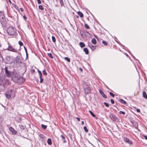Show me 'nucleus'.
I'll return each instance as SVG.
<instances>
[{
    "label": "nucleus",
    "instance_id": "4c0bfd02",
    "mask_svg": "<svg viewBox=\"0 0 147 147\" xmlns=\"http://www.w3.org/2000/svg\"><path fill=\"white\" fill-rule=\"evenodd\" d=\"M19 44L20 45V46H23V43L20 41H19L18 42Z\"/></svg>",
    "mask_w": 147,
    "mask_h": 147
},
{
    "label": "nucleus",
    "instance_id": "864d4df0",
    "mask_svg": "<svg viewBox=\"0 0 147 147\" xmlns=\"http://www.w3.org/2000/svg\"><path fill=\"white\" fill-rule=\"evenodd\" d=\"M136 111L138 112H140V110L139 109H136Z\"/></svg>",
    "mask_w": 147,
    "mask_h": 147
},
{
    "label": "nucleus",
    "instance_id": "6e6d98bb",
    "mask_svg": "<svg viewBox=\"0 0 147 147\" xmlns=\"http://www.w3.org/2000/svg\"><path fill=\"white\" fill-rule=\"evenodd\" d=\"M66 140H64L63 141V142L64 143H66Z\"/></svg>",
    "mask_w": 147,
    "mask_h": 147
},
{
    "label": "nucleus",
    "instance_id": "37998d69",
    "mask_svg": "<svg viewBox=\"0 0 147 147\" xmlns=\"http://www.w3.org/2000/svg\"><path fill=\"white\" fill-rule=\"evenodd\" d=\"M83 32H80V34H81V35L82 37L83 38H84V36L83 34Z\"/></svg>",
    "mask_w": 147,
    "mask_h": 147
},
{
    "label": "nucleus",
    "instance_id": "58836bf2",
    "mask_svg": "<svg viewBox=\"0 0 147 147\" xmlns=\"http://www.w3.org/2000/svg\"><path fill=\"white\" fill-rule=\"evenodd\" d=\"M85 27L87 29H89V27L88 25L87 24H84Z\"/></svg>",
    "mask_w": 147,
    "mask_h": 147
},
{
    "label": "nucleus",
    "instance_id": "f03ea898",
    "mask_svg": "<svg viewBox=\"0 0 147 147\" xmlns=\"http://www.w3.org/2000/svg\"><path fill=\"white\" fill-rule=\"evenodd\" d=\"M0 21L2 26L3 27L6 26V22L5 20L3 12L0 11Z\"/></svg>",
    "mask_w": 147,
    "mask_h": 147
},
{
    "label": "nucleus",
    "instance_id": "a18cd8bd",
    "mask_svg": "<svg viewBox=\"0 0 147 147\" xmlns=\"http://www.w3.org/2000/svg\"><path fill=\"white\" fill-rule=\"evenodd\" d=\"M61 137L64 140L65 139V137L63 135H61Z\"/></svg>",
    "mask_w": 147,
    "mask_h": 147
},
{
    "label": "nucleus",
    "instance_id": "7c9ffc66",
    "mask_svg": "<svg viewBox=\"0 0 147 147\" xmlns=\"http://www.w3.org/2000/svg\"><path fill=\"white\" fill-rule=\"evenodd\" d=\"M13 5L17 10L19 9V7L16 4H13Z\"/></svg>",
    "mask_w": 147,
    "mask_h": 147
},
{
    "label": "nucleus",
    "instance_id": "9b49d317",
    "mask_svg": "<svg viewBox=\"0 0 147 147\" xmlns=\"http://www.w3.org/2000/svg\"><path fill=\"white\" fill-rule=\"evenodd\" d=\"M84 91L85 93L87 95L90 93V90L89 86L85 88H84Z\"/></svg>",
    "mask_w": 147,
    "mask_h": 147
},
{
    "label": "nucleus",
    "instance_id": "cd10ccee",
    "mask_svg": "<svg viewBox=\"0 0 147 147\" xmlns=\"http://www.w3.org/2000/svg\"><path fill=\"white\" fill-rule=\"evenodd\" d=\"M52 40L54 42H56V39L55 38V37L54 36H52Z\"/></svg>",
    "mask_w": 147,
    "mask_h": 147
},
{
    "label": "nucleus",
    "instance_id": "5701e85b",
    "mask_svg": "<svg viewBox=\"0 0 147 147\" xmlns=\"http://www.w3.org/2000/svg\"><path fill=\"white\" fill-rule=\"evenodd\" d=\"M13 90H10L7 91L6 93H7L8 94H10V95L11 96V95L13 94Z\"/></svg>",
    "mask_w": 147,
    "mask_h": 147
},
{
    "label": "nucleus",
    "instance_id": "f8f14e48",
    "mask_svg": "<svg viewBox=\"0 0 147 147\" xmlns=\"http://www.w3.org/2000/svg\"><path fill=\"white\" fill-rule=\"evenodd\" d=\"M99 91L101 94L102 96L104 98H107V96L104 94V92L103 91L101 90V89H99Z\"/></svg>",
    "mask_w": 147,
    "mask_h": 147
},
{
    "label": "nucleus",
    "instance_id": "c85d7f7f",
    "mask_svg": "<svg viewBox=\"0 0 147 147\" xmlns=\"http://www.w3.org/2000/svg\"><path fill=\"white\" fill-rule=\"evenodd\" d=\"M42 73H43V74L44 75H45V76H46L47 75V73L46 72V71H45V69H44L42 71Z\"/></svg>",
    "mask_w": 147,
    "mask_h": 147
},
{
    "label": "nucleus",
    "instance_id": "bb28decb",
    "mask_svg": "<svg viewBox=\"0 0 147 147\" xmlns=\"http://www.w3.org/2000/svg\"><path fill=\"white\" fill-rule=\"evenodd\" d=\"M47 55L51 59H53V57L51 53H48L47 54Z\"/></svg>",
    "mask_w": 147,
    "mask_h": 147
},
{
    "label": "nucleus",
    "instance_id": "2eb2a0df",
    "mask_svg": "<svg viewBox=\"0 0 147 147\" xmlns=\"http://www.w3.org/2000/svg\"><path fill=\"white\" fill-rule=\"evenodd\" d=\"M83 50L86 54L87 55L88 54L89 51L87 48H84L83 49Z\"/></svg>",
    "mask_w": 147,
    "mask_h": 147
},
{
    "label": "nucleus",
    "instance_id": "052dcab7",
    "mask_svg": "<svg viewBox=\"0 0 147 147\" xmlns=\"http://www.w3.org/2000/svg\"><path fill=\"white\" fill-rule=\"evenodd\" d=\"M126 55L127 56H128V55H127V54H126Z\"/></svg>",
    "mask_w": 147,
    "mask_h": 147
},
{
    "label": "nucleus",
    "instance_id": "6e6552de",
    "mask_svg": "<svg viewBox=\"0 0 147 147\" xmlns=\"http://www.w3.org/2000/svg\"><path fill=\"white\" fill-rule=\"evenodd\" d=\"M6 63L10 64L12 62V60L9 56H7L6 57Z\"/></svg>",
    "mask_w": 147,
    "mask_h": 147
},
{
    "label": "nucleus",
    "instance_id": "09e8293b",
    "mask_svg": "<svg viewBox=\"0 0 147 147\" xmlns=\"http://www.w3.org/2000/svg\"><path fill=\"white\" fill-rule=\"evenodd\" d=\"M24 47V49L26 51V55H27V49H26V48L25 47Z\"/></svg>",
    "mask_w": 147,
    "mask_h": 147
},
{
    "label": "nucleus",
    "instance_id": "0eeeda50",
    "mask_svg": "<svg viewBox=\"0 0 147 147\" xmlns=\"http://www.w3.org/2000/svg\"><path fill=\"white\" fill-rule=\"evenodd\" d=\"M9 130L12 132L13 134H16L17 133V131L12 127H10L9 128Z\"/></svg>",
    "mask_w": 147,
    "mask_h": 147
},
{
    "label": "nucleus",
    "instance_id": "39448f33",
    "mask_svg": "<svg viewBox=\"0 0 147 147\" xmlns=\"http://www.w3.org/2000/svg\"><path fill=\"white\" fill-rule=\"evenodd\" d=\"M5 72L6 77L9 78L11 77L14 72V71H9L8 70L7 67H5Z\"/></svg>",
    "mask_w": 147,
    "mask_h": 147
},
{
    "label": "nucleus",
    "instance_id": "f257e3e1",
    "mask_svg": "<svg viewBox=\"0 0 147 147\" xmlns=\"http://www.w3.org/2000/svg\"><path fill=\"white\" fill-rule=\"evenodd\" d=\"M7 32L10 36H16L17 35L16 29L12 26H10L7 29Z\"/></svg>",
    "mask_w": 147,
    "mask_h": 147
},
{
    "label": "nucleus",
    "instance_id": "c03bdc74",
    "mask_svg": "<svg viewBox=\"0 0 147 147\" xmlns=\"http://www.w3.org/2000/svg\"><path fill=\"white\" fill-rule=\"evenodd\" d=\"M111 102L112 104H114V101L113 99H111Z\"/></svg>",
    "mask_w": 147,
    "mask_h": 147
},
{
    "label": "nucleus",
    "instance_id": "de8ad7c7",
    "mask_svg": "<svg viewBox=\"0 0 147 147\" xmlns=\"http://www.w3.org/2000/svg\"><path fill=\"white\" fill-rule=\"evenodd\" d=\"M23 19H24V20H26L27 18L26 17V16H25V15H24L23 17Z\"/></svg>",
    "mask_w": 147,
    "mask_h": 147
},
{
    "label": "nucleus",
    "instance_id": "79ce46f5",
    "mask_svg": "<svg viewBox=\"0 0 147 147\" xmlns=\"http://www.w3.org/2000/svg\"><path fill=\"white\" fill-rule=\"evenodd\" d=\"M40 138H44V136L43 134H40Z\"/></svg>",
    "mask_w": 147,
    "mask_h": 147
},
{
    "label": "nucleus",
    "instance_id": "6ab92c4d",
    "mask_svg": "<svg viewBox=\"0 0 147 147\" xmlns=\"http://www.w3.org/2000/svg\"><path fill=\"white\" fill-rule=\"evenodd\" d=\"M143 97L146 99L147 98V95L145 91H144L143 92Z\"/></svg>",
    "mask_w": 147,
    "mask_h": 147
},
{
    "label": "nucleus",
    "instance_id": "423d86ee",
    "mask_svg": "<svg viewBox=\"0 0 147 147\" xmlns=\"http://www.w3.org/2000/svg\"><path fill=\"white\" fill-rule=\"evenodd\" d=\"M110 119L113 121H115L117 119V117L114 114H111L109 115Z\"/></svg>",
    "mask_w": 147,
    "mask_h": 147
},
{
    "label": "nucleus",
    "instance_id": "49530a36",
    "mask_svg": "<svg viewBox=\"0 0 147 147\" xmlns=\"http://www.w3.org/2000/svg\"><path fill=\"white\" fill-rule=\"evenodd\" d=\"M38 4H40L41 3V1L40 0H37Z\"/></svg>",
    "mask_w": 147,
    "mask_h": 147
},
{
    "label": "nucleus",
    "instance_id": "c756f323",
    "mask_svg": "<svg viewBox=\"0 0 147 147\" xmlns=\"http://www.w3.org/2000/svg\"><path fill=\"white\" fill-rule=\"evenodd\" d=\"M20 127V129L22 130H24V125H19Z\"/></svg>",
    "mask_w": 147,
    "mask_h": 147
},
{
    "label": "nucleus",
    "instance_id": "20e7f679",
    "mask_svg": "<svg viewBox=\"0 0 147 147\" xmlns=\"http://www.w3.org/2000/svg\"><path fill=\"white\" fill-rule=\"evenodd\" d=\"M7 44L8 45V47L7 49H5V50L14 53L17 52V50L14 48L10 43L8 42Z\"/></svg>",
    "mask_w": 147,
    "mask_h": 147
},
{
    "label": "nucleus",
    "instance_id": "8fccbe9b",
    "mask_svg": "<svg viewBox=\"0 0 147 147\" xmlns=\"http://www.w3.org/2000/svg\"><path fill=\"white\" fill-rule=\"evenodd\" d=\"M144 137L146 140H147V136H146V135L144 136Z\"/></svg>",
    "mask_w": 147,
    "mask_h": 147
},
{
    "label": "nucleus",
    "instance_id": "3c124183",
    "mask_svg": "<svg viewBox=\"0 0 147 147\" xmlns=\"http://www.w3.org/2000/svg\"><path fill=\"white\" fill-rule=\"evenodd\" d=\"M76 118L78 121H80V119L79 117H77Z\"/></svg>",
    "mask_w": 147,
    "mask_h": 147
},
{
    "label": "nucleus",
    "instance_id": "c9c22d12",
    "mask_svg": "<svg viewBox=\"0 0 147 147\" xmlns=\"http://www.w3.org/2000/svg\"><path fill=\"white\" fill-rule=\"evenodd\" d=\"M102 43L105 46H106L107 45V43L105 41H103L102 42Z\"/></svg>",
    "mask_w": 147,
    "mask_h": 147
},
{
    "label": "nucleus",
    "instance_id": "603ef678",
    "mask_svg": "<svg viewBox=\"0 0 147 147\" xmlns=\"http://www.w3.org/2000/svg\"><path fill=\"white\" fill-rule=\"evenodd\" d=\"M20 10L22 12L24 11L23 9L22 8H20Z\"/></svg>",
    "mask_w": 147,
    "mask_h": 147
},
{
    "label": "nucleus",
    "instance_id": "a211bd4d",
    "mask_svg": "<svg viewBox=\"0 0 147 147\" xmlns=\"http://www.w3.org/2000/svg\"><path fill=\"white\" fill-rule=\"evenodd\" d=\"M47 142L48 144L51 145L52 144V141L51 139L48 138L47 140Z\"/></svg>",
    "mask_w": 147,
    "mask_h": 147
},
{
    "label": "nucleus",
    "instance_id": "4468645a",
    "mask_svg": "<svg viewBox=\"0 0 147 147\" xmlns=\"http://www.w3.org/2000/svg\"><path fill=\"white\" fill-rule=\"evenodd\" d=\"M119 101L121 103H123L125 105L126 104V102L123 99H119Z\"/></svg>",
    "mask_w": 147,
    "mask_h": 147
},
{
    "label": "nucleus",
    "instance_id": "412c9836",
    "mask_svg": "<svg viewBox=\"0 0 147 147\" xmlns=\"http://www.w3.org/2000/svg\"><path fill=\"white\" fill-rule=\"evenodd\" d=\"M80 45L81 48H83L85 46V45L84 43L82 42H80Z\"/></svg>",
    "mask_w": 147,
    "mask_h": 147
},
{
    "label": "nucleus",
    "instance_id": "e433bc0d",
    "mask_svg": "<svg viewBox=\"0 0 147 147\" xmlns=\"http://www.w3.org/2000/svg\"><path fill=\"white\" fill-rule=\"evenodd\" d=\"M103 104L107 107H108L109 106L108 104L106 102H104Z\"/></svg>",
    "mask_w": 147,
    "mask_h": 147
},
{
    "label": "nucleus",
    "instance_id": "4be33fe9",
    "mask_svg": "<svg viewBox=\"0 0 147 147\" xmlns=\"http://www.w3.org/2000/svg\"><path fill=\"white\" fill-rule=\"evenodd\" d=\"M78 14L80 16V17L81 18L83 17L84 16L83 14L80 11L78 12Z\"/></svg>",
    "mask_w": 147,
    "mask_h": 147
},
{
    "label": "nucleus",
    "instance_id": "f3484780",
    "mask_svg": "<svg viewBox=\"0 0 147 147\" xmlns=\"http://www.w3.org/2000/svg\"><path fill=\"white\" fill-rule=\"evenodd\" d=\"M84 33L86 35L88 36V37H91V34L89 33L87 31L84 32Z\"/></svg>",
    "mask_w": 147,
    "mask_h": 147
},
{
    "label": "nucleus",
    "instance_id": "a19ab883",
    "mask_svg": "<svg viewBox=\"0 0 147 147\" xmlns=\"http://www.w3.org/2000/svg\"><path fill=\"white\" fill-rule=\"evenodd\" d=\"M119 113L120 114H122L123 115H124L125 114V113L124 112H123V111H120L119 112Z\"/></svg>",
    "mask_w": 147,
    "mask_h": 147
},
{
    "label": "nucleus",
    "instance_id": "72a5a7b5",
    "mask_svg": "<svg viewBox=\"0 0 147 147\" xmlns=\"http://www.w3.org/2000/svg\"><path fill=\"white\" fill-rule=\"evenodd\" d=\"M84 129L85 131L86 132H88V130L87 129V128L86 126H84Z\"/></svg>",
    "mask_w": 147,
    "mask_h": 147
},
{
    "label": "nucleus",
    "instance_id": "7ed1b4c3",
    "mask_svg": "<svg viewBox=\"0 0 147 147\" xmlns=\"http://www.w3.org/2000/svg\"><path fill=\"white\" fill-rule=\"evenodd\" d=\"M11 77L12 80L16 83H18L19 80L20 79V78L18 76L15 72L12 75Z\"/></svg>",
    "mask_w": 147,
    "mask_h": 147
},
{
    "label": "nucleus",
    "instance_id": "5fc2aeb1",
    "mask_svg": "<svg viewBox=\"0 0 147 147\" xmlns=\"http://www.w3.org/2000/svg\"><path fill=\"white\" fill-rule=\"evenodd\" d=\"M81 123L82 125H84V121H82Z\"/></svg>",
    "mask_w": 147,
    "mask_h": 147
},
{
    "label": "nucleus",
    "instance_id": "473e14b6",
    "mask_svg": "<svg viewBox=\"0 0 147 147\" xmlns=\"http://www.w3.org/2000/svg\"><path fill=\"white\" fill-rule=\"evenodd\" d=\"M39 9L41 10H43L44 9V8L41 5H39L38 6Z\"/></svg>",
    "mask_w": 147,
    "mask_h": 147
},
{
    "label": "nucleus",
    "instance_id": "e2e57ef3",
    "mask_svg": "<svg viewBox=\"0 0 147 147\" xmlns=\"http://www.w3.org/2000/svg\"><path fill=\"white\" fill-rule=\"evenodd\" d=\"M134 57V58L135 59V57Z\"/></svg>",
    "mask_w": 147,
    "mask_h": 147
},
{
    "label": "nucleus",
    "instance_id": "13d9d810",
    "mask_svg": "<svg viewBox=\"0 0 147 147\" xmlns=\"http://www.w3.org/2000/svg\"><path fill=\"white\" fill-rule=\"evenodd\" d=\"M9 2L10 3H11V1L10 0H9Z\"/></svg>",
    "mask_w": 147,
    "mask_h": 147
},
{
    "label": "nucleus",
    "instance_id": "aec40b11",
    "mask_svg": "<svg viewBox=\"0 0 147 147\" xmlns=\"http://www.w3.org/2000/svg\"><path fill=\"white\" fill-rule=\"evenodd\" d=\"M92 43L94 44H96V41L95 38H93L91 40Z\"/></svg>",
    "mask_w": 147,
    "mask_h": 147
},
{
    "label": "nucleus",
    "instance_id": "f704fd0d",
    "mask_svg": "<svg viewBox=\"0 0 147 147\" xmlns=\"http://www.w3.org/2000/svg\"><path fill=\"white\" fill-rule=\"evenodd\" d=\"M134 126H135V128H136L138 129V124L137 123H136V122H135V123Z\"/></svg>",
    "mask_w": 147,
    "mask_h": 147
},
{
    "label": "nucleus",
    "instance_id": "ddd939ff",
    "mask_svg": "<svg viewBox=\"0 0 147 147\" xmlns=\"http://www.w3.org/2000/svg\"><path fill=\"white\" fill-rule=\"evenodd\" d=\"M88 46L92 49V51H93L95 49L96 47L95 46H94L91 44H88Z\"/></svg>",
    "mask_w": 147,
    "mask_h": 147
},
{
    "label": "nucleus",
    "instance_id": "a878e982",
    "mask_svg": "<svg viewBox=\"0 0 147 147\" xmlns=\"http://www.w3.org/2000/svg\"><path fill=\"white\" fill-rule=\"evenodd\" d=\"M89 112L92 116L93 117H96V115L92 111H89Z\"/></svg>",
    "mask_w": 147,
    "mask_h": 147
},
{
    "label": "nucleus",
    "instance_id": "4d7b16f0",
    "mask_svg": "<svg viewBox=\"0 0 147 147\" xmlns=\"http://www.w3.org/2000/svg\"><path fill=\"white\" fill-rule=\"evenodd\" d=\"M80 70L81 71H82V69L81 68H80Z\"/></svg>",
    "mask_w": 147,
    "mask_h": 147
},
{
    "label": "nucleus",
    "instance_id": "bf43d9fd",
    "mask_svg": "<svg viewBox=\"0 0 147 147\" xmlns=\"http://www.w3.org/2000/svg\"><path fill=\"white\" fill-rule=\"evenodd\" d=\"M94 36L96 38H97L96 36V35H94Z\"/></svg>",
    "mask_w": 147,
    "mask_h": 147
},
{
    "label": "nucleus",
    "instance_id": "680f3d73",
    "mask_svg": "<svg viewBox=\"0 0 147 147\" xmlns=\"http://www.w3.org/2000/svg\"><path fill=\"white\" fill-rule=\"evenodd\" d=\"M136 60H137L138 61H139L138 60V59H136Z\"/></svg>",
    "mask_w": 147,
    "mask_h": 147
},
{
    "label": "nucleus",
    "instance_id": "ea45409f",
    "mask_svg": "<svg viewBox=\"0 0 147 147\" xmlns=\"http://www.w3.org/2000/svg\"><path fill=\"white\" fill-rule=\"evenodd\" d=\"M109 93L110 95L111 96H112L113 97H114L115 95L113 93H112L111 92H110Z\"/></svg>",
    "mask_w": 147,
    "mask_h": 147
},
{
    "label": "nucleus",
    "instance_id": "2f4dec72",
    "mask_svg": "<svg viewBox=\"0 0 147 147\" xmlns=\"http://www.w3.org/2000/svg\"><path fill=\"white\" fill-rule=\"evenodd\" d=\"M65 60L66 61H67L68 62H70V59L68 57H65Z\"/></svg>",
    "mask_w": 147,
    "mask_h": 147
},
{
    "label": "nucleus",
    "instance_id": "393cba45",
    "mask_svg": "<svg viewBox=\"0 0 147 147\" xmlns=\"http://www.w3.org/2000/svg\"><path fill=\"white\" fill-rule=\"evenodd\" d=\"M42 127L44 129H46L47 128V126L43 124L41 125Z\"/></svg>",
    "mask_w": 147,
    "mask_h": 147
},
{
    "label": "nucleus",
    "instance_id": "9d476101",
    "mask_svg": "<svg viewBox=\"0 0 147 147\" xmlns=\"http://www.w3.org/2000/svg\"><path fill=\"white\" fill-rule=\"evenodd\" d=\"M123 140L124 141L126 142L129 144H132L133 143L130 140L129 138H124Z\"/></svg>",
    "mask_w": 147,
    "mask_h": 147
},
{
    "label": "nucleus",
    "instance_id": "dca6fc26",
    "mask_svg": "<svg viewBox=\"0 0 147 147\" xmlns=\"http://www.w3.org/2000/svg\"><path fill=\"white\" fill-rule=\"evenodd\" d=\"M5 95L6 97L8 99L10 98H11V95H10V94H8L6 92Z\"/></svg>",
    "mask_w": 147,
    "mask_h": 147
},
{
    "label": "nucleus",
    "instance_id": "b1692460",
    "mask_svg": "<svg viewBox=\"0 0 147 147\" xmlns=\"http://www.w3.org/2000/svg\"><path fill=\"white\" fill-rule=\"evenodd\" d=\"M83 84L84 85H86L88 87L89 86V84L88 83H87L86 81H83Z\"/></svg>",
    "mask_w": 147,
    "mask_h": 147
},
{
    "label": "nucleus",
    "instance_id": "1a4fd4ad",
    "mask_svg": "<svg viewBox=\"0 0 147 147\" xmlns=\"http://www.w3.org/2000/svg\"><path fill=\"white\" fill-rule=\"evenodd\" d=\"M38 71L39 74V78L40 79V83H42L43 81V78H42V74L41 71L39 70H38Z\"/></svg>",
    "mask_w": 147,
    "mask_h": 147
}]
</instances>
